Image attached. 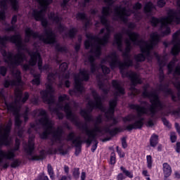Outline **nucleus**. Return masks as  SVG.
I'll use <instances>...</instances> for the list:
<instances>
[{"label":"nucleus","mask_w":180,"mask_h":180,"mask_svg":"<svg viewBox=\"0 0 180 180\" xmlns=\"http://www.w3.org/2000/svg\"><path fill=\"white\" fill-rule=\"evenodd\" d=\"M112 86L115 89V97L109 101V108L106 112V109L104 108L103 103H102L103 98L99 96V94H98L95 90L91 91V94L95 102L89 101L87 103V110L82 109L79 112L80 115L84 117L86 122H94V117L91 114H89L94 110V109H100V110L103 113H105V115H115V110L116 109V106H117V97L126 95V89L123 86H122L120 82L116 79L112 80Z\"/></svg>","instance_id":"1"},{"label":"nucleus","mask_w":180,"mask_h":180,"mask_svg":"<svg viewBox=\"0 0 180 180\" xmlns=\"http://www.w3.org/2000/svg\"><path fill=\"white\" fill-rule=\"evenodd\" d=\"M124 33L129 37V40L131 41V43L134 46L145 44V46H140L141 53L134 56V60L136 63H144L146 57H150L151 50L160 43V34L157 32L150 34V44H149L146 41L140 39V34L139 32H133L130 30H125Z\"/></svg>","instance_id":"2"},{"label":"nucleus","mask_w":180,"mask_h":180,"mask_svg":"<svg viewBox=\"0 0 180 180\" xmlns=\"http://www.w3.org/2000/svg\"><path fill=\"white\" fill-rule=\"evenodd\" d=\"M58 108L59 109H63L65 115H66V119L68 120H70L77 129L79 130H82V131H85L86 136H88V139L83 141V143H85L88 147L92 144V143H99L98 141V139H96V136L98 134L96 132L89 130V128L88 127V124L86 123H82L79 122L78 120V116L75 115L72 112V110L71 109V105H70L69 103H65V105L63 106V105H57Z\"/></svg>","instance_id":"3"},{"label":"nucleus","mask_w":180,"mask_h":180,"mask_svg":"<svg viewBox=\"0 0 180 180\" xmlns=\"http://www.w3.org/2000/svg\"><path fill=\"white\" fill-rule=\"evenodd\" d=\"M58 108L59 109H63L65 115H66V119L68 120H70L77 129L79 130H82V131H85L86 136H88V139L83 141V143H85L88 147L92 144V143H99L98 141V139H96V136L98 134L96 132L89 130V128L88 127V124L86 123H82L79 122L78 120V116L75 115L72 112V110L71 109V105H70L69 103H65V105L63 106V105H57Z\"/></svg>","instance_id":"4"},{"label":"nucleus","mask_w":180,"mask_h":180,"mask_svg":"<svg viewBox=\"0 0 180 180\" xmlns=\"http://www.w3.org/2000/svg\"><path fill=\"white\" fill-rule=\"evenodd\" d=\"M25 41L26 43H29L30 41V38L33 37L34 39H39L41 41H43L44 44H51L53 46L55 45V50L58 51V53H68V49L66 46H61L60 44H58V41H57V35L53 32V29L51 27H48V29L44 30V36L40 35L39 32H34L32 28L27 27L25 29Z\"/></svg>","instance_id":"5"},{"label":"nucleus","mask_w":180,"mask_h":180,"mask_svg":"<svg viewBox=\"0 0 180 180\" xmlns=\"http://www.w3.org/2000/svg\"><path fill=\"white\" fill-rule=\"evenodd\" d=\"M143 89L142 96L143 98H148L150 99L152 105L149 108V112H150L152 116H154L158 110H162L164 109V103L160 99V96L157 91H148V86H144Z\"/></svg>","instance_id":"6"},{"label":"nucleus","mask_w":180,"mask_h":180,"mask_svg":"<svg viewBox=\"0 0 180 180\" xmlns=\"http://www.w3.org/2000/svg\"><path fill=\"white\" fill-rule=\"evenodd\" d=\"M39 4L40 9L33 10L32 16L37 22H41L42 27L44 29H49V20L44 18V13H46L49 5L53 4V0H36Z\"/></svg>","instance_id":"7"},{"label":"nucleus","mask_w":180,"mask_h":180,"mask_svg":"<svg viewBox=\"0 0 180 180\" xmlns=\"http://www.w3.org/2000/svg\"><path fill=\"white\" fill-rule=\"evenodd\" d=\"M1 56L5 58L4 63L8 64L9 68H16V67L22 65L26 58V55L21 51H18V53L14 56L12 52L3 49L1 51Z\"/></svg>","instance_id":"8"},{"label":"nucleus","mask_w":180,"mask_h":180,"mask_svg":"<svg viewBox=\"0 0 180 180\" xmlns=\"http://www.w3.org/2000/svg\"><path fill=\"white\" fill-rule=\"evenodd\" d=\"M138 120L135 121L134 122L129 124L124 128L120 127H116L112 129L110 128H105L104 131L108 133L111 137H115L119 133H123L124 131H131V130H141L143 129V126H144V117H138Z\"/></svg>","instance_id":"9"},{"label":"nucleus","mask_w":180,"mask_h":180,"mask_svg":"<svg viewBox=\"0 0 180 180\" xmlns=\"http://www.w3.org/2000/svg\"><path fill=\"white\" fill-rule=\"evenodd\" d=\"M86 39L89 40H94L95 41L100 40V44L96 46L95 50L91 49L90 50V53L91 54H94V56L97 58H99L101 56H102V46L105 47L109 43V39H110V34L106 32L101 39H99L98 36L93 35L92 34H86Z\"/></svg>","instance_id":"10"},{"label":"nucleus","mask_w":180,"mask_h":180,"mask_svg":"<svg viewBox=\"0 0 180 180\" xmlns=\"http://www.w3.org/2000/svg\"><path fill=\"white\" fill-rule=\"evenodd\" d=\"M38 116H42V117L39 120V123L45 127L44 131L39 134V137L41 140H47L49 136L51 134L53 124H51L50 118H49V114H47L46 110H40Z\"/></svg>","instance_id":"11"},{"label":"nucleus","mask_w":180,"mask_h":180,"mask_svg":"<svg viewBox=\"0 0 180 180\" xmlns=\"http://www.w3.org/2000/svg\"><path fill=\"white\" fill-rule=\"evenodd\" d=\"M7 41H10V43L15 44L18 49V51H27V48H26V46L23 43V41L22 39V35H20V34H16L12 36H0L1 46H2L3 47H6Z\"/></svg>","instance_id":"12"},{"label":"nucleus","mask_w":180,"mask_h":180,"mask_svg":"<svg viewBox=\"0 0 180 180\" xmlns=\"http://www.w3.org/2000/svg\"><path fill=\"white\" fill-rule=\"evenodd\" d=\"M46 89L40 91L41 98L44 103L51 105L54 103V87H53V79L47 77V83L45 84Z\"/></svg>","instance_id":"13"},{"label":"nucleus","mask_w":180,"mask_h":180,"mask_svg":"<svg viewBox=\"0 0 180 180\" xmlns=\"http://www.w3.org/2000/svg\"><path fill=\"white\" fill-rule=\"evenodd\" d=\"M108 58L111 59V61L110 62L111 70H115V68H119L120 74H121L122 78H124V75H126L124 70L127 68V63L120 61V60H119V56H117L116 52L111 53Z\"/></svg>","instance_id":"14"},{"label":"nucleus","mask_w":180,"mask_h":180,"mask_svg":"<svg viewBox=\"0 0 180 180\" xmlns=\"http://www.w3.org/2000/svg\"><path fill=\"white\" fill-rule=\"evenodd\" d=\"M124 78H129L131 81L129 91H131L132 92H139V89H137L136 86H137V85H141V84H143V81L136 72H126L124 75Z\"/></svg>","instance_id":"15"},{"label":"nucleus","mask_w":180,"mask_h":180,"mask_svg":"<svg viewBox=\"0 0 180 180\" xmlns=\"http://www.w3.org/2000/svg\"><path fill=\"white\" fill-rule=\"evenodd\" d=\"M15 152L16 151L13 149L7 152L0 150V167H1V171L2 169H8V168H9V163L8 162H4V160H10L11 161L15 160V157H16Z\"/></svg>","instance_id":"16"},{"label":"nucleus","mask_w":180,"mask_h":180,"mask_svg":"<svg viewBox=\"0 0 180 180\" xmlns=\"http://www.w3.org/2000/svg\"><path fill=\"white\" fill-rule=\"evenodd\" d=\"M112 1L113 0H104V2L105 4H108V6L103 7L102 11H101V13L103 15L100 17V20H101V23L105 27L110 25L109 23V20H108V16L110 15V11H112V8H110V6H112V4H113Z\"/></svg>","instance_id":"17"},{"label":"nucleus","mask_w":180,"mask_h":180,"mask_svg":"<svg viewBox=\"0 0 180 180\" xmlns=\"http://www.w3.org/2000/svg\"><path fill=\"white\" fill-rule=\"evenodd\" d=\"M176 5L180 8V0L176 1ZM169 23H176V25H180V10L176 11L174 9H169L167 12V18Z\"/></svg>","instance_id":"18"},{"label":"nucleus","mask_w":180,"mask_h":180,"mask_svg":"<svg viewBox=\"0 0 180 180\" xmlns=\"http://www.w3.org/2000/svg\"><path fill=\"white\" fill-rule=\"evenodd\" d=\"M115 14L121 22L127 23V18L131 15V10L130 8L127 9L126 7L118 6L115 8Z\"/></svg>","instance_id":"19"},{"label":"nucleus","mask_w":180,"mask_h":180,"mask_svg":"<svg viewBox=\"0 0 180 180\" xmlns=\"http://www.w3.org/2000/svg\"><path fill=\"white\" fill-rule=\"evenodd\" d=\"M82 80L79 77L75 78V85L72 89H70L68 94L70 96H74V95H77V94H79V95H82L84 91H85V87L84 84H82Z\"/></svg>","instance_id":"20"},{"label":"nucleus","mask_w":180,"mask_h":180,"mask_svg":"<svg viewBox=\"0 0 180 180\" xmlns=\"http://www.w3.org/2000/svg\"><path fill=\"white\" fill-rule=\"evenodd\" d=\"M15 79L8 80L5 79L4 82V88H9L10 86H20L22 84H23V81H22V75L19 70H18L15 73Z\"/></svg>","instance_id":"21"},{"label":"nucleus","mask_w":180,"mask_h":180,"mask_svg":"<svg viewBox=\"0 0 180 180\" xmlns=\"http://www.w3.org/2000/svg\"><path fill=\"white\" fill-rule=\"evenodd\" d=\"M158 89L161 92H163V94H165L166 96L170 95L172 96V101L173 102H176V96L174 95V91H172V89L169 88V84H160L159 85Z\"/></svg>","instance_id":"22"},{"label":"nucleus","mask_w":180,"mask_h":180,"mask_svg":"<svg viewBox=\"0 0 180 180\" xmlns=\"http://www.w3.org/2000/svg\"><path fill=\"white\" fill-rule=\"evenodd\" d=\"M34 139L35 137L34 135L29 136L27 146L24 147V151L26 153V154H27V155H33V153L36 148L34 146Z\"/></svg>","instance_id":"23"},{"label":"nucleus","mask_w":180,"mask_h":180,"mask_svg":"<svg viewBox=\"0 0 180 180\" xmlns=\"http://www.w3.org/2000/svg\"><path fill=\"white\" fill-rule=\"evenodd\" d=\"M75 132H70L67 136L68 141H72L75 147H81L84 144V141L81 139V136H77L75 139Z\"/></svg>","instance_id":"24"},{"label":"nucleus","mask_w":180,"mask_h":180,"mask_svg":"<svg viewBox=\"0 0 180 180\" xmlns=\"http://www.w3.org/2000/svg\"><path fill=\"white\" fill-rule=\"evenodd\" d=\"M129 109L132 110H136L137 112V117H141L143 115H147L148 112V109L144 106H141L139 104H129Z\"/></svg>","instance_id":"25"},{"label":"nucleus","mask_w":180,"mask_h":180,"mask_svg":"<svg viewBox=\"0 0 180 180\" xmlns=\"http://www.w3.org/2000/svg\"><path fill=\"white\" fill-rule=\"evenodd\" d=\"M120 171H122V173H119L117 174L116 177L117 180H124L126 176H127V178H130V179L134 178V175L133 174L132 172L126 169V167L121 166Z\"/></svg>","instance_id":"26"},{"label":"nucleus","mask_w":180,"mask_h":180,"mask_svg":"<svg viewBox=\"0 0 180 180\" xmlns=\"http://www.w3.org/2000/svg\"><path fill=\"white\" fill-rule=\"evenodd\" d=\"M30 59L29 60V64L31 65V67H34L36 64H37V61L41 58V55L40 54V52L36 51H32L28 53Z\"/></svg>","instance_id":"27"},{"label":"nucleus","mask_w":180,"mask_h":180,"mask_svg":"<svg viewBox=\"0 0 180 180\" xmlns=\"http://www.w3.org/2000/svg\"><path fill=\"white\" fill-rule=\"evenodd\" d=\"M114 44L117 45V50L123 52V34L118 32L114 35Z\"/></svg>","instance_id":"28"},{"label":"nucleus","mask_w":180,"mask_h":180,"mask_svg":"<svg viewBox=\"0 0 180 180\" xmlns=\"http://www.w3.org/2000/svg\"><path fill=\"white\" fill-rule=\"evenodd\" d=\"M63 134H64V129L58 127L55 131L52 132V139L54 141H58L59 144H61V141H63Z\"/></svg>","instance_id":"29"},{"label":"nucleus","mask_w":180,"mask_h":180,"mask_svg":"<svg viewBox=\"0 0 180 180\" xmlns=\"http://www.w3.org/2000/svg\"><path fill=\"white\" fill-rule=\"evenodd\" d=\"M76 18L77 20H86L84 25V28L87 29L91 26V20L88 19L86 13L79 12L76 14Z\"/></svg>","instance_id":"30"},{"label":"nucleus","mask_w":180,"mask_h":180,"mask_svg":"<svg viewBox=\"0 0 180 180\" xmlns=\"http://www.w3.org/2000/svg\"><path fill=\"white\" fill-rule=\"evenodd\" d=\"M153 9H155L154 4L152 1H148L143 7L144 13H146L148 18L153 16Z\"/></svg>","instance_id":"31"},{"label":"nucleus","mask_w":180,"mask_h":180,"mask_svg":"<svg viewBox=\"0 0 180 180\" xmlns=\"http://www.w3.org/2000/svg\"><path fill=\"white\" fill-rule=\"evenodd\" d=\"M29 161H43V160H46V150H41L39 151V155H34L31 158H28Z\"/></svg>","instance_id":"32"},{"label":"nucleus","mask_w":180,"mask_h":180,"mask_svg":"<svg viewBox=\"0 0 180 180\" xmlns=\"http://www.w3.org/2000/svg\"><path fill=\"white\" fill-rule=\"evenodd\" d=\"M162 171L163 175L164 176H166V178H169V176H171L172 174V168L171 167V165H169V164L167 162L163 163Z\"/></svg>","instance_id":"33"},{"label":"nucleus","mask_w":180,"mask_h":180,"mask_svg":"<svg viewBox=\"0 0 180 180\" xmlns=\"http://www.w3.org/2000/svg\"><path fill=\"white\" fill-rule=\"evenodd\" d=\"M101 77H102V75H98L96 76V79H98L97 85L99 89L102 91V92L104 94V95H108L109 94L110 90L109 89L105 88V83H103V82L101 81Z\"/></svg>","instance_id":"34"},{"label":"nucleus","mask_w":180,"mask_h":180,"mask_svg":"<svg viewBox=\"0 0 180 180\" xmlns=\"http://www.w3.org/2000/svg\"><path fill=\"white\" fill-rule=\"evenodd\" d=\"M122 56L124 58V63H127V68H129V67H133V60H131L130 58V52L124 51L122 53Z\"/></svg>","instance_id":"35"},{"label":"nucleus","mask_w":180,"mask_h":180,"mask_svg":"<svg viewBox=\"0 0 180 180\" xmlns=\"http://www.w3.org/2000/svg\"><path fill=\"white\" fill-rule=\"evenodd\" d=\"M18 22V15H13L11 21V25L7 28H5L4 30L5 32H15L16 29V23Z\"/></svg>","instance_id":"36"},{"label":"nucleus","mask_w":180,"mask_h":180,"mask_svg":"<svg viewBox=\"0 0 180 180\" xmlns=\"http://www.w3.org/2000/svg\"><path fill=\"white\" fill-rule=\"evenodd\" d=\"M4 105L7 108V110L8 112H14V115H16V113H18V108H16V105H15V103L11 102L8 103V101H4Z\"/></svg>","instance_id":"37"},{"label":"nucleus","mask_w":180,"mask_h":180,"mask_svg":"<svg viewBox=\"0 0 180 180\" xmlns=\"http://www.w3.org/2000/svg\"><path fill=\"white\" fill-rule=\"evenodd\" d=\"M165 27V30L161 32V34H158L160 36V41L161 40V37H165V36H169L171 34V27L168 26V25L165 23H162L160 26V30Z\"/></svg>","instance_id":"38"},{"label":"nucleus","mask_w":180,"mask_h":180,"mask_svg":"<svg viewBox=\"0 0 180 180\" xmlns=\"http://www.w3.org/2000/svg\"><path fill=\"white\" fill-rule=\"evenodd\" d=\"M162 20H168L167 18H158L157 17L150 16V23L153 27H157L159 23H162Z\"/></svg>","instance_id":"39"},{"label":"nucleus","mask_w":180,"mask_h":180,"mask_svg":"<svg viewBox=\"0 0 180 180\" xmlns=\"http://www.w3.org/2000/svg\"><path fill=\"white\" fill-rule=\"evenodd\" d=\"M32 77L34 79H32L31 83L39 86L41 84V75L40 73H34Z\"/></svg>","instance_id":"40"},{"label":"nucleus","mask_w":180,"mask_h":180,"mask_svg":"<svg viewBox=\"0 0 180 180\" xmlns=\"http://www.w3.org/2000/svg\"><path fill=\"white\" fill-rule=\"evenodd\" d=\"M159 141L158 135L153 134L149 141L150 147L155 148V147H157L158 145Z\"/></svg>","instance_id":"41"},{"label":"nucleus","mask_w":180,"mask_h":180,"mask_svg":"<svg viewBox=\"0 0 180 180\" xmlns=\"http://www.w3.org/2000/svg\"><path fill=\"white\" fill-rule=\"evenodd\" d=\"M154 56L157 58L158 63L159 64L160 74H164L163 67H165V63H164V60H161V57L160 56V55L157 52H155Z\"/></svg>","instance_id":"42"},{"label":"nucleus","mask_w":180,"mask_h":180,"mask_svg":"<svg viewBox=\"0 0 180 180\" xmlns=\"http://www.w3.org/2000/svg\"><path fill=\"white\" fill-rule=\"evenodd\" d=\"M0 146H9V136L6 134H0Z\"/></svg>","instance_id":"43"},{"label":"nucleus","mask_w":180,"mask_h":180,"mask_svg":"<svg viewBox=\"0 0 180 180\" xmlns=\"http://www.w3.org/2000/svg\"><path fill=\"white\" fill-rule=\"evenodd\" d=\"M49 18L50 20H53L56 25H59L61 23V20H63V18L58 15H56V13H50L49 15Z\"/></svg>","instance_id":"44"},{"label":"nucleus","mask_w":180,"mask_h":180,"mask_svg":"<svg viewBox=\"0 0 180 180\" xmlns=\"http://www.w3.org/2000/svg\"><path fill=\"white\" fill-rule=\"evenodd\" d=\"M173 44L174 46L172 48L171 53L172 56H178V54L180 53V43L176 42Z\"/></svg>","instance_id":"45"},{"label":"nucleus","mask_w":180,"mask_h":180,"mask_svg":"<svg viewBox=\"0 0 180 180\" xmlns=\"http://www.w3.org/2000/svg\"><path fill=\"white\" fill-rule=\"evenodd\" d=\"M77 33H78V30L75 27H72L69 30L67 34H65V36L70 37V39H75Z\"/></svg>","instance_id":"46"},{"label":"nucleus","mask_w":180,"mask_h":180,"mask_svg":"<svg viewBox=\"0 0 180 180\" xmlns=\"http://www.w3.org/2000/svg\"><path fill=\"white\" fill-rule=\"evenodd\" d=\"M79 74L82 77V81H85L86 82H88V81H89L90 75L88 72V70H79Z\"/></svg>","instance_id":"47"},{"label":"nucleus","mask_w":180,"mask_h":180,"mask_svg":"<svg viewBox=\"0 0 180 180\" xmlns=\"http://www.w3.org/2000/svg\"><path fill=\"white\" fill-rule=\"evenodd\" d=\"M47 172H48V174L49 175L50 179L51 180L56 179V174H54V169H53V166H51V164H48Z\"/></svg>","instance_id":"48"},{"label":"nucleus","mask_w":180,"mask_h":180,"mask_svg":"<svg viewBox=\"0 0 180 180\" xmlns=\"http://www.w3.org/2000/svg\"><path fill=\"white\" fill-rule=\"evenodd\" d=\"M14 93H15V98L17 99H19L18 101L15 100V102H20V100L22 99V96H23V91H22L20 89L17 88L14 90Z\"/></svg>","instance_id":"49"},{"label":"nucleus","mask_w":180,"mask_h":180,"mask_svg":"<svg viewBox=\"0 0 180 180\" xmlns=\"http://www.w3.org/2000/svg\"><path fill=\"white\" fill-rule=\"evenodd\" d=\"M11 2V8L15 12L19 11V1L18 0H9Z\"/></svg>","instance_id":"50"},{"label":"nucleus","mask_w":180,"mask_h":180,"mask_svg":"<svg viewBox=\"0 0 180 180\" xmlns=\"http://www.w3.org/2000/svg\"><path fill=\"white\" fill-rule=\"evenodd\" d=\"M11 129H12V121L10 120L4 129V132L3 133V134H6V136H9Z\"/></svg>","instance_id":"51"},{"label":"nucleus","mask_w":180,"mask_h":180,"mask_svg":"<svg viewBox=\"0 0 180 180\" xmlns=\"http://www.w3.org/2000/svg\"><path fill=\"white\" fill-rule=\"evenodd\" d=\"M179 36H180V30H177L176 32H174L172 34V44L178 43V41H180L179 39Z\"/></svg>","instance_id":"52"},{"label":"nucleus","mask_w":180,"mask_h":180,"mask_svg":"<svg viewBox=\"0 0 180 180\" xmlns=\"http://www.w3.org/2000/svg\"><path fill=\"white\" fill-rule=\"evenodd\" d=\"M105 117L110 120H112V126H116L119 123V120L115 117V115L105 114Z\"/></svg>","instance_id":"53"},{"label":"nucleus","mask_w":180,"mask_h":180,"mask_svg":"<svg viewBox=\"0 0 180 180\" xmlns=\"http://www.w3.org/2000/svg\"><path fill=\"white\" fill-rule=\"evenodd\" d=\"M153 156L150 155H146V164H147V167L148 169H153Z\"/></svg>","instance_id":"54"},{"label":"nucleus","mask_w":180,"mask_h":180,"mask_svg":"<svg viewBox=\"0 0 180 180\" xmlns=\"http://www.w3.org/2000/svg\"><path fill=\"white\" fill-rule=\"evenodd\" d=\"M22 165V161L19 159H14L13 162L11 163L10 166L11 168H18V167H20Z\"/></svg>","instance_id":"55"},{"label":"nucleus","mask_w":180,"mask_h":180,"mask_svg":"<svg viewBox=\"0 0 180 180\" xmlns=\"http://www.w3.org/2000/svg\"><path fill=\"white\" fill-rule=\"evenodd\" d=\"M72 174V176L75 179H79V175L81 174V173L79 172V167L73 168Z\"/></svg>","instance_id":"56"},{"label":"nucleus","mask_w":180,"mask_h":180,"mask_svg":"<svg viewBox=\"0 0 180 180\" xmlns=\"http://www.w3.org/2000/svg\"><path fill=\"white\" fill-rule=\"evenodd\" d=\"M46 179H49V176L46 175L44 172H42L39 173L37 175V178H35L34 180H46Z\"/></svg>","instance_id":"57"},{"label":"nucleus","mask_w":180,"mask_h":180,"mask_svg":"<svg viewBox=\"0 0 180 180\" xmlns=\"http://www.w3.org/2000/svg\"><path fill=\"white\" fill-rule=\"evenodd\" d=\"M12 150L14 151H19L20 150V139L18 138L15 139L14 148Z\"/></svg>","instance_id":"58"},{"label":"nucleus","mask_w":180,"mask_h":180,"mask_svg":"<svg viewBox=\"0 0 180 180\" xmlns=\"http://www.w3.org/2000/svg\"><path fill=\"white\" fill-rule=\"evenodd\" d=\"M53 112H55V113H56V116L59 119V120H63L64 119V113L60 112L58 110V108H53Z\"/></svg>","instance_id":"59"},{"label":"nucleus","mask_w":180,"mask_h":180,"mask_svg":"<svg viewBox=\"0 0 180 180\" xmlns=\"http://www.w3.org/2000/svg\"><path fill=\"white\" fill-rule=\"evenodd\" d=\"M130 41H131L130 39L125 41L126 47H125L124 51L128 53H130V51H131V49H132L131 42H130Z\"/></svg>","instance_id":"60"},{"label":"nucleus","mask_w":180,"mask_h":180,"mask_svg":"<svg viewBox=\"0 0 180 180\" xmlns=\"http://www.w3.org/2000/svg\"><path fill=\"white\" fill-rule=\"evenodd\" d=\"M1 11H8V4H6V0H1L0 1Z\"/></svg>","instance_id":"61"},{"label":"nucleus","mask_w":180,"mask_h":180,"mask_svg":"<svg viewBox=\"0 0 180 180\" xmlns=\"http://www.w3.org/2000/svg\"><path fill=\"white\" fill-rule=\"evenodd\" d=\"M58 102H64V101H70V97L67 94H63L58 96Z\"/></svg>","instance_id":"62"},{"label":"nucleus","mask_w":180,"mask_h":180,"mask_svg":"<svg viewBox=\"0 0 180 180\" xmlns=\"http://www.w3.org/2000/svg\"><path fill=\"white\" fill-rule=\"evenodd\" d=\"M134 115H128L122 118V122H124V123H127V122H131V119H134Z\"/></svg>","instance_id":"63"},{"label":"nucleus","mask_w":180,"mask_h":180,"mask_svg":"<svg viewBox=\"0 0 180 180\" xmlns=\"http://www.w3.org/2000/svg\"><path fill=\"white\" fill-rule=\"evenodd\" d=\"M174 86L178 90L177 96L180 98V81L176 82L174 83Z\"/></svg>","instance_id":"64"}]
</instances>
